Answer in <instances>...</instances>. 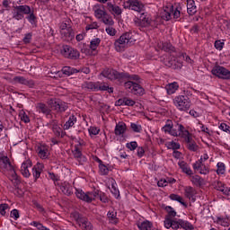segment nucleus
<instances>
[{
  "mask_svg": "<svg viewBox=\"0 0 230 230\" xmlns=\"http://www.w3.org/2000/svg\"><path fill=\"white\" fill-rule=\"evenodd\" d=\"M164 227H166V229H170V227H172V229L177 230L179 229V227H181L182 229L185 230H193V225H191V223L185 221L184 219H170L167 218L166 220H164Z\"/></svg>",
  "mask_w": 230,
  "mask_h": 230,
  "instance_id": "1",
  "label": "nucleus"
},
{
  "mask_svg": "<svg viewBox=\"0 0 230 230\" xmlns=\"http://www.w3.org/2000/svg\"><path fill=\"white\" fill-rule=\"evenodd\" d=\"M102 75L109 80H121V78H127L128 80H139V76L133 75H130L128 73H119L114 69L103 70Z\"/></svg>",
  "mask_w": 230,
  "mask_h": 230,
  "instance_id": "2",
  "label": "nucleus"
},
{
  "mask_svg": "<svg viewBox=\"0 0 230 230\" xmlns=\"http://www.w3.org/2000/svg\"><path fill=\"white\" fill-rule=\"evenodd\" d=\"M173 103L178 111L188 112L191 107V101L188 95H178L173 99Z\"/></svg>",
  "mask_w": 230,
  "mask_h": 230,
  "instance_id": "3",
  "label": "nucleus"
},
{
  "mask_svg": "<svg viewBox=\"0 0 230 230\" xmlns=\"http://www.w3.org/2000/svg\"><path fill=\"white\" fill-rule=\"evenodd\" d=\"M102 191L95 190L93 192H84L83 190H76L75 195L77 199H80V200H84V202H93V200H96V199L100 198V193Z\"/></svg>",
  "mask_w": 230,
  "mask_h": 230,
  "instance_id": "4",
  "label": "nucleus"
},
{
  "mask_svg": "<svg viewBox=\"0 0 230 230\" xmlns=\"http://www.w3.org/2000/svg\"><path fill=\"white\" fill-rule=\"evenodd\" d=\"M130 39H132V34L130 32L122 34L114 43L116 51H123L128 45V42H130Z\"/></svg>",
  "mask_w": 230,
  "mask_h": 230,
  "instance_id": "5",
  "label": "nucleus"
},
{
  "mask_svg": "<svg viewBox=\"0 0 230 230\" xmlns=\"http://www.w3.org/2000/svg\"><path fill=\"white\" fill-rule=\"evenodd\" d=\"M74 220L84 230H93V225L89 222L85 217L78 212H74L72 214Z\"/></svg>",
  "mask_w": 230,
  "mask_h": 230,
  "instance_id": "6",
  "label": "nucleus"
},
{
  "mask_svg": "<svg viewBox=\"0 0 230 230\" xmlns=\"http://www.w3.org/2000/svg\"><path fill=\"white\" fill-rule=\"evenodd\" d=\"M124 8L134 10V12H137L138 13L145 12V5L137 0H128L124 3Z\"/></svg>",
  "mask_w": 230,
  "mask_h": 230,
  "instance_id": "7",
  "label": "nucleus"
},
{
  "mask_svg": "<svg viewBox=\"0 0 230 230\" xmlns=\"http://www.w3.org/2000/svg\"><path fill=\"white\" fill-rule=\"evenodd\" d=\"M162 130H164V132L167 134H170L171 136H174L175 137H179V123H175L173 125V121L167 119Z\"/></svg>",
  "mask_w": 230,
  "mask_h": 230,
  "instance_id": "8",
  "label": "nucleus"
},
{
  "mask_svg": "<svg viewBox=\"0 0 230 230\" xmlns=\"http://www.w3.org/2000/svg\"><path fill=\"white\" fill-rule=\"evenodd\" d=\"M61 55L66 57V58H73L76 60V58L80 57V52L71 48L69 45H65L62 47Z\"/></svg>",
  "mask_w": 230,
  "mask_h": 230,
  "instance_id": "9",
  "label": "nucleus"
},
{
  "mask_svg": "<svg viewBox=\"0 0 230 230\" xmlns=\"http://www.w3.org/2000/svg\"><path fill=\"white\" fill-rule=\"evenodd\" d=\"M212 75L222 78L223 80H230V71L224 66H217L212 69Z\"/></svg>",
  "mask_w": 230,
  "mask_h": 230,
  "instance_id": "10",
  "label": "nucleus"
},
{
  "mask_svg": "<svg viewBox=\"0 0 230 230\" xmlns=\"http://www.w3.org/2000/svg\"><path fill=\"white\" fill-rule=\"evenodd\" d=\"M49 105H50L53 111H57V112H66L68 109L67 103L60 100H50Z\"/></svg>",
  "mask_w": 230,
  "mask_h": 230,
  "instance_id": "11",
  "label": "nucleus"
},
{
  "mask_svg": "<svg viewBox=\"0 0 230 230\" xmlns=\"http://www.w3.org/2000/svg\"><path fill=\"white\" fill-rule=\"evenodd\" d=\"M125 85L131 90V93H133V94H139V96H143V94H145V88L137 83H135L133 81H128L126 82Z\"/></svg>",
  "mask_w": 230,
  "mask_h": 230,
  "instance_id": "12",
  "label": "nucleus"
},
{
  "mask_svg": "<svg viewBox=\"0 0 230 230\" xmlns=\"http://www.w3.org/2000/svg\"><path fill=\"white\" fill-rule=\"evenodd\" d=\"M151 22L152 20L146 17V13H145L144 12L141 13L139 18H137L135 20L136 26H141V28H146L147 26H150Z\"/></svg>",
  "mask_w": 230,
  "mask_h": 230,
  "instance_id": "13",
  "label": "nucleus"
},
{
  "mask_svg": "<svg viewBox=\"0 0 230 230\" xmlns=\"http://www.w3.org/2000/svg\"><path fill=\"white\" fill-rule=\"evenodd\" d=\"M106 10L111 13V15H121L123 13V11L121 10L120 6L116 5V4L113 2H108L105 5Z\"/></svg>",
  "mask_w": 230,
  "mask_h": 230,
  "instance_id": "14",
  "label": "nucleus"
},
{
  "mask_svg": "<svg viewBox=\"0 0 230 230\" xmlns=\"http://www.w3.org/2000/svg\"><path fill=\"white\" fill-rule=\"evenodd\" d=\"M0 168H3L4 170H6V172H9V173L15 170L13 169V165H12V163H10V159L8 156H3L0 155Z\"/></svg>",
  "mask_w": 230,
  "mask_h": 230,
  "instance_id": "15",
  "label": "nucleus"
},
{
  "mask_svg": "<svg viewBox=\"0 0 230 230\" xmlns=\"http://www.w3.org/2000/svg\"><path fill=\"white\" fill-rule=\"evenodd\" d=\"M165 66H167V67H172V69L182 68V63L175 60L173 58H169L168 60L165 61Z\"/></svg>",
  "mask_w": 230,
  "mask_h": 230,
  "instance_id": "16",
  "label": "nucleus"
},
{
  "mask_svg": "<svg viewBox=\"0 0 230 230\" xmlns=\"http://www.w3.org/2000/svg\"><path fill=\"white\" fill-rule=\"evenodd\" d=\"M36 109L40 113L45 114V116H49V114H51V109H49L48 105H46L45 103H42V102L37 103Z\"/></svg>",
  "mask_w": 230,
  "mask_h": 230,
  "instance_id": "17",
  "label": "nucleus"
},
{
  "mask_svg": "<svg viewBox=\"0 0 230 230\" xmlns=\"http://www.w3.org/2000/svg\"><path fill=\"white\" fill-rule=\"evenodd\" d=\"M172 12H173V5L165 6L164 11L161 13V17L164 21H170L172 19Z\"/></svg>",
  "mask_w": 230,
  "mask_h": 230,
  "instance_id": "18",
  "label": "nucleus"
},
{
  "mask_svg": "<svg viewBox=\"0 0 230 230\" xmlns=\"http://www.w3.org/2000/svg\"><path fill=\"white\" fill-rule=\"evenodd\" d=\"M28 168H31V161L27 160L23 162L21 167V172L23 177H30V170Z\"/></svg>",
  "mask_w": 230,
  "mask_h": 230,
  "instance_id": "19",
  "label": "nucleus"
},
{
  "mask_svg": "<svg viewBox=\"0 0 230 230\" xmlns=\"http://www.w3.org/2000/svg\"><path fill=\"white\" fill-rule=\"evenodd\" d=\"M75 73H78V69L73 68L71 66H64L62 68V72H58L56 75H58V76H62L61 75L71 76V75H75Z\"/></svg>",
  "mask_w": 230,
  "mask_h": 230,
  "instance_id": "20",
  "label": "nucleus"
},
{
  "mask_svg": "<svg viewBox=\"0 0 230 230\" xmlns=\"http://www.w3.org/2000/svg\"><path fill=\"white\" fill-rule=\"evenodd\" d=\"M187 12L189 15H195L197 13V5L194 0H187Z\"/></svg>",
  "mask_w": 230,
  "mask_h": 230,
  "instance_id": "21",
  "label": "nucleus"
},
{
  "mask_svg": "<svg viewBox=\"0 0 230 230\" xmlns=\"http://www.w3.org/2000/svg\"><path fill=\"white\" fill-rule=\"evenodd\" d=\"M60 190L65 195H73V186H71V184L67 182L62 183L60 186Z\"/></svg>",
  "mask_w": 230,
  "mask_h": 230,
  "instance_id": "22",
  "label": "nucleus"
},
{
  "mask_svg": "<svg viewBox=\"0 0 230 230\" xmlns=\"http://www.w3.org/2000/svg\"><path fill=\"white\" fill-rule=\"evenodd\" d=\"M43 168H44V165L41 164H37V165H35L32 168V175H33L35 181H37V179H39L40 177V173H41Z\"/></svg>",
  "mask_w": 230,
  "mask_h": 230,
  "instance_id": "23",
  "label": "nucleus"
},
{
  "mask_svg": "<svg viewBox=\"0 0 230 230\" xmlns=\"http://www.w3.org/2000/svg\"><path fill=\"white\" fill-rule=\"evenodd\" d=\"M60 33L63 37H66L68 40H73L75 39V31L71 27H68L65 31H60Z\"/></svg>",
  "mask_w": 230,
  "mask_h": 230,
  "instance_id": "24",
  "label": "nucleus"
},
{
  "mask_svg": "<svg viewBox=\"0 0 230 230\" xmlns=\"http://www.w3.org/2000/svg\"><path fill=\"white\" fill-rule=\"evenodd\" d=\"M127 131V125L125 123H119L115 127V136H121Z\"/></svg>",
  "mask_w": 230,
  "mask_h": 230,
  "instance_id": "25",
  "label": "nucleus"
},
{
  "mask_svg": "<svg viewBox=\"0 0 230 230\" xmlns=\"http://www.w3.org/2000/svg\"><path fill=\"white\" fill-rule=\"evenodd\" d=\"M178 164L181 170H182L183 173H186L187 175H193V171H191V169L190 168V166H188V164H186V162L181 161Z\"/></svg>",
  "mask_w": 230,
  "mask_h": 230,
  "instance_id": "26",
  "label": "nucleus"
},
{
  "mask_svg": "<svg viewBox=\"0 0 230 230\" xmlns=\"http://www.w3.org/2000/svg\"><path fill=\"white\" fill-rule=\"evenodd\" d=\"M13 19H15L16 21H22V19H24V14L21 12L17 5L13 7Z\"/></svg>",
  "mask_w": 230,
  "mask_h": 230,
  "instance_id": "27",
  "label": "nucleus"
},
{
  "mask_svg": "<svg viewBox=\"0 0 230 230\" xmlns=\"http://www.w3.org/2000/svg\"><path fill=\"white\" fill-rule=\"evenodd\" d=\"M164 209H165L166 212L168 213V215L165 217V220L168 218L170 220H172V218H174V217H177V212L173 210V208H172L171 206H164Z\"/></svg>",
  "mask_w": 230,
  "mask_h": 230,
  "instance_id": "28",
  "label": "nucleus"
},
{
  "mask_svg": "<svg viewBox=\"0 0 230 230\" xmlns=\"http://www.w3.org/2000/svg\"><path fill=\"white\" fill-rule=\"evenodd\" d=\"M9 175H11V181L13 184V186L17 187L21 184V180H19V176H17V172H15V169L9 172Z\"/></svg>",
  "mask_w": 230,
  "mask_h": 230,
  "instance_id": "29",
  "label": "nucleus"
},
{
  "mask_svg": "<svg viewBox=\"0 0 230 230\" xmlns=\"http://www.w3.org/2000/svg\"><path fill=\"white\" fill-rule=\"evenodd\" d=\"M191 182L195 184V186H204V184H206L204 179H202V177H200L199 175L192 176Z\"/></svg>",
  "mask_w": 230,
  "mask_h": 230,
  "instance_id": "30",
  "label": "nucleus"
},
{
  "mask_svg": "<svg viewBox=\"0 0 230 230\" xmlns=\"http://www.w3.org/2000/svg\"><path fill=\"white\" fill-rule=\"evenodd\" d=\"M118 213L115 211H109L107 214V217L110 220V222L111 224H114L116 226V224H118V222H119V219H118L117 217Z\"/></svg>",
  "mask_w": 230,
  "mask_h": 230,
  "instance_id": "31",
  "label": "nucleus"
},
{
  "mask_svg": "<svg viewBox=\"0 0 230 230\" xmlns=\"http://www.w3.org/2000/svg\"><path fill=\"white\" fill-rule=\"evenodd\" d=\"M165 89L168 94H173L175 91L179 89V84L176 82H174L166 85Z\"/></svg>",
  "mask_w": 230,
  "mask_h": 230,
  "instance_id": "32",
  "label": "nucleus"
},
{
  "mask_svg": "<svg viewBox=\"0 0 230 230\" xmlns=\"http://www.w3.org/2000/svg\"><path fill=\"white\" fill-rule=\"evenodd\" d=\"M169 198L171 199V200H176L177 202H180V204H181V206H184V208H188V204L184 202V199H182V197L177 194H171Z\"/></svg>",
  "mask_w": 230,
  "mask_h": 230,
  "instance_id": "33",
  "label": "nucleus"
},
{
  "mask_svg": "<svg viewBox=\"0 0 230 230\" xmlns=\"http://www.w3.org/2000/svg\"><path fill=\"white\" fill-rule=\"evenodd\" d=\"M75 121H76V117H75V115H71L69 117L68 121H66L64 125V129L65 130H69V128H71V127H73V125H75Z\"/></svg>",
  "mask_w": 230,
  "mask_h": 230,
  "instance_id": "34",
  "label": "nucleus"
},
{
  "mask_svg": "<svg viewBox=\"0 0 230 230\" xmlns=\"http://www.w3.org/2000/svg\"><path fill=\"white\" fill-rule=\"evenodd\" d=\"M162 49L164 51H166L167 53H174L175 47H173V45H172V43L164 42V43H163Z\"/></svg>",
  "mask_w": 230,
  "mask_h": 230,
  "instance_id": "35",
  "label": "nucleus"
},
{
  "mask_svg": "<svg viewBox=\"0 0 230 230\" xmlns=\"http://www.w3.org/2000/svg\"><path fill=\"white\" fill-rule=\"evenodd\" d=\"M85 89H89L90 91H93L94 93L98 92V82H87L84 84Z\"/></svg>",
  "mask_w": 230,
  "mask_h": 230,
  "instance_id": "36",
  "label": "nucleus"
},
{
  "mask_svg": "<svg viewBox=\"0 0 230 230\" xmlns=\"http://www.w3.org/2000/svg\"><path fill=\"white\" fill-rule=\"evenodd\" d=\"M100 42H102V40H100V38H95L92 40L90 42V49H92V51H95V49H98Z\"/></svg>",
  "mask_w": 230,
  "mask_h": 230,
  "instance_id": "37",
  "label": "nucleus"
},
{
  "mask_svg": "<svg viewBox=\"0 0 230 230\" xmlns=\"http://www.w3.org/2000/svg\"><path fill=\"white\" fill-rule=\"evenodd\" d=\"M137 227L141 230H152L153 225L150 221H144Z\"/></svg>",
  "mask_w": 230,
  "mask_h": 230,
  "instance_id": "38",
  "label": "nucleus"
},
{
  "mask_svg": "<svg viewBox=\"0 0 230 230\" xmlns=\"http://www.w3.org/2000/svg\"><path fill=\"white\" fill-rule=\"evenodd\" d=\"M102 19V22L106 24V26H114V20L112 19V16L109 15V13H107Z\"/></svg>",
  "mask_w": 230,
  "mask_h": 230,
  "instance_id": "39",
  "label": "nucleus"
},
{
  "mask_svg": "<svg viewBox=\"0 0 230 230\" xmlns=\"http://www.w3.org/2000/svg\"><path fill=\"white\" fill-rule=\"evenodd\" d=\"M18 9H20V12L23 13V15H30L31 13V8L30 5H17Z\"/></svg>",
  "mask_w": 230,
  "mask_h": 230,
  "instance_id": "40",
  "label": "nucleus"
},
{
  "mask_svg": "<svg viewBox=\"0 0 230 230\" xmlns=\"http://www.w3.org/2000/svg\"><path fill=\"white\" fill-rule=\"evenodd\" d=\"M13 82L15 84H22L23 85H28V80L22 76H14Z\"/></svg>",
  "mask_w": 230,
  "mask_h": 230,
  "instance_id": "41",
  "label": "nucleus"
},
{
  "mask_svg": "<svg viewBox=\"0 0 230 230\" xmlns=\"http://www.w3.org/2000/svg\"><path fill=\"white\" fill-rule=\"evenodd\" d=\"M216 222L217 224H219V226H223L224 227H227L229 226L228 218L217 217Z\"/></svg>",
  "mask_w": 230,
  "mask_h": 230,
  "instance_id": "42",
  "label": "nucleus"
},
{
  "mask_svg": "<svg viewBox=\"0 0 230 230\" xmlns=\"http://www.w3.org/2000/svg\"><path fill=\"white\" fill-rule=\"evenodd\" d=\"M52 130L57 136H60V132H62V129L58 127L56 120L52 121Z\"/></svg>",
  "mask_w": 230,
  "mask_h": 230,
  "instance_id": "43",
  "label": "nucleus"
},
{
  "mask_svg": "<svg viewBox=\"0 0 230 230\" xmlns=\"http://www.w3.org/2000/svg\"><path fill=\"white\" fill-rule=\"evenodd\" d=\"M185 195L186 197H188V199H191V197L195 195V189H193V187H186Z\"/></svg>",
  "mask_w": 230,
  "mask_h": 230,
  "instance_id": "44",
  "label": "nucleus"
},
{
  "mask_svg": "<svg viewBox=\"0 0 230 230\" xmlns=\"http://www.w3.org/2000/svg\"><path fill=\"white\" fill-rule=\"evenodd\" d=\"M187 148L190 152H197L199 150V146L197 145V142L193 140L190 144L187 145Z\"/></svg>",
  "mask_w": 230,
  "mask_h": 230,
  "instance_id": "45",
  "label": "nucleus"
},
{
  "mask_svg": "<svg viewBox=\"0 0 230 230\" xmlns=\"http://www.w3.org/2000/svg\"><path fill=\"white\" fill-rule=\"evenodd\" d=\"M167 148L171 150H179V148H181V144L175 142H168Z\"/></svg>",
  "mask_w": 230,
  "mask_h": 230,
  "instance_id": "46",
  "label": "nucleus"
},
{
  "mask_svg": "<svg viewBox=\"0 0 230 230\" xmlns=\"http://www.w3.org/2000/svg\"><path fill=\"white\" fill-rule=\"evenodd\" d=\"M26 19L31 22V24H36L37 22V16L31 11V13L26 17Z\"/></svg>",
  "mask_w": 230,
  "mask_h": 230,
  "instance_id": "47",
  "label": "nucleus"
},
{
  "mask_svg": "<svg viewBox=\"0 0 230 230\" xmlns=\"http://www.w3.org/2000/svg\"><path fill=\"white\" fill-rule=\"evenodd\" d=\"M94 13H95V17H97V19H102L107 14V12H105L104 10H102V9H97V10H95Z\"/></svg>",
  "mask_w": 230,
  "mask_h": 230,
  "instance_id": "48",
  "label": "nucleus"
},
{
  "mask_svg": "<svg viewBox=\"0 0 230 230\" xmlns=\"http://www.w3.org/2000/svg\"><path fill=\"white\" fill-rule=\"evenodd\" d=\"M225 172H226V165L224 164V163H218L217 173L224 175Z\"/></svg>",
  "mask_w": 230,
  "mask_h": 230,
  "instance_id": "49",
  "label": "nucleus"
},
{
  "mask_svg": "<svg viewBox=\"0 0 230 230\" xmlns=\"http://www.w3.org/2000/svg\"><path fill=\"white\" fill-rule=\"evenodd\" d=\"M107 89H109V84L97 82V91H107Z\"/></svg>",
  "mask_w": 230,
  "mask_h": 230,
  "instance_id": "50",
  "label": "nucleus"
},
{
  "mask_svg": "<svg viewBox=\"0 0 230 230\" xmlns=\"http://www.w3.org/2000/svg\"><path fill=\"white\" fill-rule=\"evenodd\" d=\"M130 128L133 130V132H137V133H139L141 132V130H143V128L141 127V125H137L136 123H131Z\"/></svg>",
  "mask_w": 230,
  "mask_h": 230,
  "instance_id": "51",
  "label": "nucleus"
},
{
  "mask_svg": "<svg viewBox=\"0 0 230 230\" xmlns=\"http://www.w3.org/2000/svg\"><path fill=\"white\" fill-rule=\"evenodd\" d=\"M20 118L23 121V123H30V117L24 111L20 112Z\"/></svg>",
  "mask_w": 230,
  "mask_h": 230,
  "instance_id": "52",
  "label": "nucleus"
},
{
  "mask_svg": "<svg viewBox=\"0 0 230 230\" xmlns=\"http://www.w3.org/2000/svg\"><path fill=\"white\" fill-rule=\"evenodd\" d=\"M101 175H108L109 174V168L106 167L105 164L99 165Z\"/></svg>",
  "mask_w": 230,
  "mask_h": 230,
  "instance_id": "53",
  "label": "nucleus"
},
{
  "mask_svg": "<svg viewBox=\"0 0 230 230\" xmlns=\"http://www.w3.org/2000/svg\"><path fill=\"white\" fill-rule=\"evenodd\" d=\"M38 154L40 157H42L43 159H46V157H48V150L42 149L41 147L38 148Z\"/></svg>",
  "mask_w": 230,
  "mask_h": 230,
  "instance_id": "54",
  "label": "nucleus"
},
{
  "mask_svg": "<svg viewBox=\"0 0 230 230\" xmlns=\"http://www.w3.org/2000/svg\"><path fill=\"white\" fill-rule=\"evenodd\" d=\"M186 132H188V130H186L184 126H182V124H178V136H184L186 135Z\"/></svg>",
  "mask_w": 230,
  "mask_h": 230,
  "instance_id": "55",
  "label": "nucleus"
},
{
  "mask_svg": "<svg viewBox=\"0 0 230 230\" xmlns=\"http://www.w3.org/2000/svg\"><path fill=\"white\" fill-rule=\"evenodd\" d=\"M220 130L223 132H226V134H230V127L226 123H221L219 126Z\"/></svg>",
  "mask_w": 230,
  "mask_h": 230,
  "instance_id": "56",
  "label": "nucleus"
},
{
  "mask_svg": "<svg viewBox=\"0 0 230 230\" xmlns=\"http://www.w3.org/2000/svg\"><path fill=\"white\" fill-rule=\"evenodd\" d=\"M116 29L112 28V26H108L106 28V33H108V35H111V37H114V35H116Z\"/></svg>",
  "mask_w": 230,
  "mask_h": 230,
  "instance_id": "57",
  "label": "nucleus"
},
{
  "mask_svg": "<svg viewBox=\"0 0 230 230\" xmlns=\"http://www.w3.org/2000/svg\"><path fill=\"white\" fill-rule=\"evenodd\" d=\"M183 137H185V142L187 145H190V143H193V138L190 137V131H185V135H183Z\"/></svg>",
  "mask_w": 230,
  "mask_h": 230,
  "instance_id": "58",
  "label": "nucleus"
},
{
  "mask_svg": "<svg viewBox=\"0 0 230 230\" xmlns=\"http://www.w3.org/2000/svg\"><path fill=\"white\" fill-rule=\"evenodd\" d=\"M99 199L101 200V202H103L104 204H107V202H109V198H107L105 193L102 191L99 194Z\"/></svg>",
  "mask_w": 230,
  "mask_h": 230,
  "instance_id": "59",
  "label": "nucleus"
},
{
  "mask_svg": "<svg viewBox=\"0 0 230 230\" xmlns=\"http://www.w3.org/2000/svg\"><path fill=\"white\" fill-rule=\"evenodd\" d=\"M127 148H128V150H136V148H137V142L136 141H133V142H130V143H128L127 144Z\"/></svg>",
  "mask_w": 230,
  "mask_h": 230,
  "instance_id": "60",
  "label": "nucleus"
},
{
  "mask_svg": "<svg viewBox=\"0 0 230 230\" xmlns=\"http://www.w3.org/2000/svg\"><path fill=\"white\" fill-rule=\"evenodd\" d=\"M214 46L216 49H218L219 51H222V49H224V42L220 40H216Z\"/></svg>",
  "mask_w": 230,
  "mask_h": 230,
  "instance_id": "61",
  "label": "nucleus"
},
{
  "mask_svg": "<svg viewBox=\"0 0 230 230\" xmlns=\"http://www.w3.org/2000/svg\"><path fill=\"white\" fill-rule=\"evenodd\" d=\"M89 134H91L93 136H98V134H100V128H94V127H91L89 128Z\"/></svg>",
  "mask_w": 230,
  "mask_h": 230,
  "instance_id": "62",
  "label": "nucleus"
},
{
  "mask_svg": "<svg viewBox=\"0 0 230 230\" xmlns=\"http://www.w3.org/2000/svg\"><path fill=\"white\" fill-rule=\"evenodd\" d=\"M111 193L114 195V197L116 199H118V197H119V190L116 188L115 184L111 185Z\"/></svg>",
  "mask_w": 230,
  "mask_h": 230,
  "instance_id": "63",
  "label": "nucleus"
},
{
  "mask_svg": "<svg viewBox=\"0 0 230 230\" xmlns=\"http://www.w3.org/2000/svg\"><path fill=\"white\" fill-rule=\"evenodd\" d=\"M202 166H203V164H202L201 160H199L195 164H193V169L194 170H200L202 168Z\"/></svg>",
  "mask_w": 230,
  "mask_h": 230,
  "instance_id": "64",
  "label": "nucleus"
}]
</instances>
